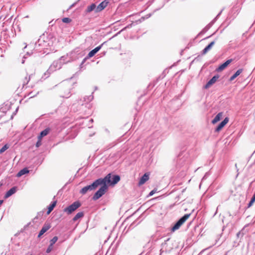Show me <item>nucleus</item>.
Here are the masks:
<instances>
[{"label": "nucleus", "instance_id": "f257e3e1", "mask_svg": "<svg viewBox=\"0 0 255 255\" xmlns=\"http://www.w3.org/2000/svg\"><path fill=\"white\" fill-rule=\"evenodd\" d=\"M120 176L118 175H114L112 178L111 173H109L104 178H100L101 183H105L106 185H114L120 180Z\"/></svg>", "mask_w": 255, "mask_h": 255}, {"label": "nucleus", "instance_id": "f03ea898", "mask_svg": "<svg viewBox=\"0 0 255 255\" xmlns=\"http://www.w3.org/2000/svg\"><path fill=\"white\" fill-rule=\"evenodd\" d=\"M100 178L97 179L95 181H94L91 185H87L83 188H82L80 191V193L84 195L88 191H91L95 190L99 186V184H101Z\"/></svg>", "mask_w": 255, "mask_h": 255}, {"label": "nucleus", "instance_id": "7ed1b4c3", "mask_svg": "<svg viewBox=\"0 0 255 255\" xmlns=\"http://www.w3.org/2000/svg\"><path fill=\"white\" fill-rule=\"evenodd\" d=\"M99 186H101V187L94 194L92 197V199L94 200H97L101 198L103 195L105 194L108 189V185H106V184L104 183L100 184Z\"/></svg>", "mask_w": 255, "mask_h": 255}, {"label": "nucleus", "instance_id": "20e7f679", "mask_svg": "<svg viewBox=\"0 0 255 255\" xmlns=\"http://www.w3.org/2000/svg\"><path fill=\"white\" fill-rule=\"evenodd\" d=\"M49 40L47 37L45 36L40 37V38L35 44V47L38 48L39 47L40 49H47V47L50 46Z\"/></svg>", "mask_w": 255, "mask_h": 255}, {"label": "nucleus", "instance_id": "39448f33", "mask_svg": "<svg viewBox=\"0 0 255 255\" xmlns=\"http://www.w3.org/2000/svg\"><path fill=\"white\" fill-rule=\"evenodd\" d=\"M191 213L186 214L181 218H180L173 226L171 228V231L174 232L179 229L180 227L185 222V221L189 218Z\"/></svg>", "mask_w": 255, "mask_h": 255}, {"label": "nucleus", "instance_id": "423d86ee", "mask_svg": "<svg viewBox=\"0 0 255 255\" xmlns=\"http://www.w3.org/2000/svg\"><path fill=\"white\" fill-rule=\"evenodd\" d=\"M81 205V204L79 201H75L67 207L65 208L64 209V211L67 213L68 214H70L77 209L79 208Z\"/></svg>", "mask_w": 255, "mask_h": 255}, {"label": "nucleus", "instance_id": "0eeeda50", "mask_svg": "<svg viewBox=\"0 0 255 255\" xmlns=\"http://www.w3.org/2000/svg\"><path fill=\"white\" fill-rule=\"evenodd\" d=\"M69 54V59L71 61H74L83 56L82 53L80 52L79 48H76L73 51H71Z\"/></svg>", "mask_w": 255, "mask_h": 255}, {"label": "nucleus", "instance_id": "6e6552de", "mask_svg": "<svg viewBox=\"0 0 255 255\" xmlns=\"http://www.w3.org/2000/svg\"><path fill=\"white\" fill-rule=\"evenodd\" d=\"M109 2L107 0L103 1L97 6V8H96L95 10V12H99L100 11H101L108 5Z\"/></svg>", "mask_w": 255, "mask_h": 255}, {"label": "nucleus", "instance_id": "1a4fd4ad", "mask_svg": "<svg viewBox=\"0 0 255 255\" xmlns=\"http://www.w3.org/2000/svg\"><path fill=\"white\" fill-rule=\"evenodd\" d=\"M62 65V62L59 61V60L54 61L52 64L50 66L48 70L52 71L55 70L56 69H60L61 68Z\"/></svg>", "mask_w": 255, "mask_h": 255}, {"label": "nucleus", "instance_id": "9d476101", "mask_svg": "<svg viewBox=\"0 0 255 255\" xmlns=\"http://www.w3.org/2000/svg\"><path fill=\"white\" fill-rule=\"evenodd\" d=\"M219 75H215L213 76L212 79H211L205 85L204 88L205 89H208L210 88L212 85H213L219 79Z\"/></svg>", "mask_w": 255, "mask_h": 255}, {"label": "nucleus", "instance_id": "9b49d317", "mask_svg": "<svg viewBox=\"0 0 255 255\" xmlns=\"http://www.w3.org/2000/svg\"><path fill=\"white\" fill-rule=\"evenodd\" d=\"M51 228V226L48 224H44L43 226L42 229L40 231L38 235V238H40L43 234H44L45 232H46L50 228Z\"/></svg>", "mask_w": 255, "mask_h": 255}, {"label": "nucleus", "instance_id": "f8f14e48", "mask_svg": "<svg viewBox=\"0 0 255 255\" xmlns=\"http://www.w3.org/2000/svg\"><path fill=\"white\" fill-rule=\"evenodd\" d=\"M103 44L104 43L90 51L88 54V58H91L94 56L95 54L97 53L101 49Z\"/></svg>", "mask_w": 255, "mask_h": 255}, {"label": "nucleus", "instance_id": "ddd939ff", "mask_svg": "<svg viewBox=\"0 0 255 255\" xmlns=\"http://www.w3.org/2000/svg\"><path fill=\"white\" fill-rule=\"evenodd\" d=\"M160 135V133L159 131H155L154 132L150 137H149L148 139L149 142H152L153 143L155 142V140L158 138V137Z\"/></svg>", "mask_w": 255, "mask_h": 255}, {"label": "nucleus", "instance_id": "4468645a", "mask_svg": "<svg viewBox=\"0 0 255 255\" xmlns=\"http://www.w3.org/2000/svg\"><path fill=\"white\" fill-rule=\"evenodd\" d=\"M16 191H17V187L14 186V187H12L8 191H7L6 192V193H5V194L4 196V198L5 199L8 198L9 197H10V196H11L12 195L14 194L16 192Z\"/></svg>", "mask_w": 255, "mask_h": 255}, {"label": "nucleus", "instance_id": "2eb2a0df", "mask_svg": "<svg viewBox=\"0 0 255 255\" xmlns=\"http://www.w3.org/2000/svg\"><path fill=\"white\" fill-rule=\"evenodd\" d=\"M232 61V59H229L227 60L225 62L221 64L217 69V71L218 72H220L225 69L229 64H230Z\"/></svg>", "mask_w": 255, "mask_h": 255}, {"label": "nucleus", "instance_id": "dca6fc26", "mask_svg": "<svg viewBox=\"0 0 255 255\" xmlns=\"http://www.w3.org/2000/svg\"><path fill=\"white\" fill-rule=\"evenodd\" d=\"M229 121L228 118H226L216 128L215 131L219 132L227 124Z\"/></svg>", "mask_w": 255, "mask_h": 255}, {"label": "nucleus", "instance_id": "f3484780", "mask_svg": "<svg viewBox=\"0 0 255 255\" xmlns=\"http://www.w3.org/2000/svg\"><path fill=\"white\" fill-rule=\"evenodd\" d=\"M59 60L62 62V64H66L71 61V59H69V54L61 57Z\"/></svg>", "mask_w": 255, "mask_h": 255}, {"label": "nucleus", "instance_id": "a211bd4d", "mask_svg": "<svg viewBox=\"0 0 255 255\" xmlns=\"http://www.w3.org/2000/svg\"><path fill=\"white\" fill-rule=\"evenodd\" d=\"M149 179V174L145 173L140 179L138 184L139 185L143 184Z\"/></svg>", "mask_w": 255, "mask_h": 255}, {"label": "nucleus", "instance_id": "6ab92c4d", "mask_svg": "<svg viewBox=\"0 0 255 255\" xmlns=\"http://www.w3.org/2000/svg\"><path fill=\"white\" fill-rule=\"evenodd\" d=\"M50 130V128H45V129H44L43 130L41 131L39 134V135H38V137L39 138H41L42 137H43L44 136L47 135L48 133L49 132Z\"/></svg>", "mask_w": 255, "mask_h": 255}, {"label": "nucleus", "instance_id": "aec40b11", "mask_svg": "<svg viewBox=\"0 0 255 255\" xmlns=\"http://www.w3.org/2000/svg\"><path fill=\"white\" fill-rule=\"evenodd\" d=\"M29 172V170L27 168H24L20 170L17 174L16 176L17 177H19L25 174L28 173Z\"/></svg>", "mask_w": 255, "mask_h": 255}, {"label": "nucleus", "instance_id": "412c9836", "mask_svg": "<svg viewBox=\"0 0 255 255\" xmlns=\"http://www.w3.org/2000/svg\"><path fill=\"white\" fill-rule=\"evenodd\" d=\"M215 42H211L208 46H207L202 51V54H205L208 51H209L212 46L214 45Z\"/></svg>", "mask_w": 255, "mask_h": 255}, {"label": "nucleus", "instance_id": "4be33fe9", "mask_svg": "<svg viewBox=\"0 0 255 255\" xmlns=\"http://www.w3.org/2000/svg\"><path fill=\"white\" fill-rule=\"evenodd\" d=\"M56 201H53L48 206V211L47 212V214H50L51 212L53 210L54 208L55 207L56 205Z\"/></svg>", "mask_w": 255, "mask_h": 255}, {"label": "nucleus", "instance_id": "5701e85b", "mask_svg": "<svg viewBox=\"0 0 255 255\" xmlns=\"http://www.w3.org/2000/svg\"><path fill=\"white\" fill-rule=\"evenodd\" d=\"M222 116V113H219L214 118V119L212 120V123L213 124H215L219 121Z\"/></svg>", "mask_w": 255, "mask_h": 255}, {"label": "nucleus", "instance_id": "b1692460", "mask_svg": "<svg viewBox=\"0 0 255 255\" xmlns=\"http://www.w3.org/2000/svg\"><path fill=\"white\" fill-rule=\"evenodd\" d=\"M242 69H239V70H238L236 71V72L230 77V81H233L237 76H238L242 72Z\"/></svg>", "mask_w": 255, "mask_h": 255}, {"label": "nucleus", "instance_id": "393cba45", "mask_svg": "<svg viewBox=\"0 0 255 255\" xmlns=\"http://www.w3.org/2000/svg\"><path fill=\"white\" fill-rule=\"evenodd\" d=\"M96 8L97 7L96 4L95 3H92L91 5L87 6V9L86 10V12L89 13L94 10H95Z\"/></svg>", "mask_w": 255, "mask_h": 255}, {"label": "nucleus", "instance_id": "a878e982", "mask_svg": "<svg viewBox=\"0 0 255 255\" xmlns=\"http://www.w3.org/2000/svg\"><path fill=\"white\" fill-rule=\"evenodd\" d=\"M84 214L83 212H80L76 214V215L73 218V221L74 222L76 221L78 219L80 218H82L84 216Z\"/></svg>", "mask_w": 255, "mask_h": 255}, {"label": "nucleus", "instance_id": "bb28decb", "mask_svg": "<svg viewBox=\"0 0 255 255\" xmlns=\"http://www.w3.org/2000/svg\"><path fill=\"white\" fill-rule=\"evenodd\" d=\"M94 98V97L92 95L90 96H86L84 97V101L86 103H88L91 102Z\"/></svg>", "mask_w": 255, "mask_h": 255}, {"label": "nucleus", "instance_id": "cd10ccee", "mask_svg": "<svg viewBox=\"0 0 255 255\" xmlns=\"http://www.w3.org/2000/svg\"><path fill=\"white\" fill-rule=\"evenodd\" d=\"M9 146L7 144H5L0 149V154H2L6 150L9 148Z\"/></svg>", "mask_w": 255, "mask_h": 255}, {"label": "nucleus", "instance_id": "c85d7f7f", "mask_svg": "<svg viewBox=\"0 0 255 255\" xmlns=\"http://www.w3.org/2000/svg\"><path fill=\"white\" fill-rule=\"evenodd\" d=\"M57 240L58 237L57 236H55L50 241V244L54 245V244L57 241Z\"/></svg>", "mask_w": 255, "mask_h": 255}, {"label": "nucleus", "instance_id": "c756f323", "mask_svg": "<svg viewBox=\"0 0 255 255\" xmlns=\"http://www.w3.org/2000/svg\"><path fill=\"white\" fill-rule=\"evenodd\" d=\"M53 245L50 244V245H49V246L48 247V248L46 249V253L47 254L50 253L51 252V251L53 250Z\"/></svg>", "mask_w": 255, "mask_h": 255}, {"label": "nucleus", "instance_id": "7c9ffc66", "mask_svg": "<svg viewBox=\"0 0 255 255\" xmlns=\"http://www.w3.org/2000/svg\"><path fill=\"white\" fill-rule=\"evenodd\" d=\"M71 21V19L68 17H65L62 19V21L64 23H69Z\"/></svg>", "mask_w": 255, "mask_h": 255}, {"label": "nucleus", "instance_id": "2f4dec72", "mask_svg": "<svg viewBox=\"0 0 255 255\" xmlns=\"http://www.w3.org/2000/svg\"><path fill=\"white\" fill-rule=\"evenodd\" d=\"M255 201V198H254V197H252V198L251 199V201H250V202L248 204V207H251L252 206L253 203Z\"/></svg>", "mask_w": 255, "mask_h": 255}, {"label": "nucleus", "instance_id": "473e14b6", "mask_svg": "<svg viewBox=\"0 0 255 255\" xmlns=\"http://www.w3.org/2000/svg\"><path fill=\"white\" fill-rule=\"evenodd\" d=\"M41 145V138H39L38 137V140L36 143V146L37 147H39Z\"/></svg>", "mask_w": 255, "mask_h": 255}, {"label": "nucleus", "instance_id": "72a5a7b5", "mask_svg": "<svg viewBox=\"0 0 255 255\" xmlns=\"http://www.w3.org/2000/svg\"><path fill=\"white\" fill-rule=\"evenodd\" d=\"M132 24H133V23H130V24H128L127 26H126L125 27H124V28L122 30V31H123V30H125V29H127V28H130L132 27Z\"/></svg>", "mask_w": 255, "mask_h": 255}, {"label": "nucleus", "instance_id": "f704fd0d", "mask_svg": "<svg viewBox=\"0 0 255 255\" xmlns=\"http://www.w3.org/2000/svg\"><path fill=\"white\" fill-rule=\"evenodd\" d=\"M89 58H88V56L85 57L82 61V63H81V65H80V67L82 68V66L83 65V64L86 62V61L87 60V59H88Z\"/></svg>", "mask_w": 255, "mask_h": 255}, {"label": "nucleus", "instance_id": "c9c22d12", "mask_svg": "<svg viewBox=\"0 0 255 255\" xmlns=\"http://www.w3.org/2000/svg\"><path fill=\"white\" fill-rule=\"evenodd\" d=\"M39 93V92H37L36 94V95H32V92H30L29 93L28 95L30 96V98H32V97H34V96H35L37 94H38Z\"/></svg>", "mask_w": 255, "mask_h": 255}, {"label": "nucleus", "instance_id": "e433bc0d", "mask_svg": "<svg viewBox=\"0 0 255 255\" xmlns=\"http://www.w3.org/2000/svg\"><path fill=\"white\" fill-rule=\"evenodd\" d=\"M29 79H30V77H29L28 79H27V77H25L26 82L25 81L24 82V85L27 84L28 83Z\"/></svg>", "mask_w": 255, "mask_h": 255}, {"label": "nucleus", "instance_id": "4c0bfd02", "mask_svg": "<svg viewBox=\"0 0 255 255\" xmlns=\"http://www.w3.org/2000/svg\"><path fill=\"white\" fill-rule=\"evenodd\" d=\"M155 192V191L154 190H153L151 191L149 194V196H152L153 195Z\"/></svg>", "mask_w": 255, "mask_h": 255}, {"label": "nucleus", "instance_id": "58836bf2", "mask_svg": "<svg viewBox=\"0 0 255 255\" xmlns=\"http://www.w3.org/2000/svg\"><path fill=\"white\" fill-rule=\"evenodd\" d=\"M26 58V55H24V56H23V59H22V62H21V63H22V64H23V63H24V61H24V59H25Z\"/></svg>", "mask_w": 255, "mask_h": 255}, {"label": "nucleus", "instance_id": "ea45409f", "mask_svg": "<svg viewBox=\"0 0 255 255\" xmlns=\"http://www.w3.org/2000/svg\"><path fill=\"white\" fill-rule=\"evenodd\" d=\"M69 94H70V92H69V93L68 94V95H63V96H62V97H65V98H68V97H70V96L69 95Z\"/></svg>", "mask_w": 255, "mask_h": 255}, {"label": "nucleus", "instance_id": "a19ab883", "mask_svg": "<svg viewBox=\"0 0 255 255\" xmlns=\"http://www.w3.org/2000/svg\"><path fill=\"white\" fill-rule=\"evenodd\" d=\"M219 240V236H218L216 239V242L215 243L214 245L216 244L218 240Z\"/></svg>", "mask_w": 255, "mask_h": 255}, {"label": "nucleus", "instance_id": "79ce46f5", "mask_svg": "<svg viewBox=\"0 0 255 255\" xmlns=\"http://www.w3.org/2000/svg\"><path fill=\"white\" fill-rule=\"evenodd\" d=\"M186 49L187 48H185V49L184 50H182L181 51V54L182 55L183 53L184 52V51H185L186 50Z\"/></svg>", "mask_w": 255, "mask_h": 255}, {"label": "nucleus", "instance_id": "37998d69", "mask_svg": "<svg viewBox=\"0 0 255 255\" xmlns=\"http://www.w3.org/2000/svg\"><path fill=\"white\" fill-rule=\"evenodd\" d=\"M240 234H241V232H238V233H237V236L238 237H240Z\"/></svg>", "mask_w": 255, "mask_h": 255}, {"label": "nucleus", "instance_id": "c03bdc74", "mask_svg": "<svg viewBox=\"0 0 255 255\" xmlns=\"http://www.w3.org/2000/svg\"><path fill=\"white\" fill-rule=\"evenodd\" d=\"M3 202V200H0V206L2 204Z\"/></svg>", "mask_w": 255, "mask_h": 255}, {"label": "nucleus", "instance_id": "a18cd8bd", "mask_svg": "<svg viewBox=\"0 0 255 255\" xmlns=\"http://www.w3.org/2000/svg\"><path fill=\"white\" fill-rule=\"evenodd\" d=\"M191 224V221L188 224V227L190 225V224Z\"/></svg>", "mask_w": 255, "mask_h": 255}, {"label": "nucleus", "instance_id": "49530a36", "mask_svg": "<svg viewBox=\"0 0 255 255\" xmlns=\"http://www.w3.org/2000/svg\"><path fill=\"white\" fill-rule=\"evenodd\" d=\"M27 55H31V53H29L28 52H27L26 53Z\"/></svg>", "mask_w": 255, "mask_h": 255}, {"label": "nucleus", "instance_id": "de8ad7c7", "mask_svg": "<svg viewBox=\"0 0 255 255\" xmlns=\"http://www.w3.org/2000/svg\"><path fill=\"white\" fill-rule=\"evenodd\" d=\"M90 121L91 122H93V120L92 119H91L90 120Z\"/></svg>", "mask_w": 255, "mask_h": 255}, {"label": "nucleus", "instance_id": "09e8293b", "mask_svg": "<svg viewBox=\"0 0 255 255\" xmlns=\"http://www.w3.org/2000/svg\"><path fill=\"white\" fill-rule=\"evenodd\" d=\"M253 197L255 198V194H254Z\"/></svg>", "mask_w": 255, "mask_h": 255}, {"label": "nucleus", "instance_id": "8fccbe9b", "mask_svg": "<svg viewBox=\"0 0 255 255\" xmlns=\"http://www.w3.org/2000/svg\"><path fill=\"white\" fill-rule=\"evenodd\" d=\"M17 110H18V109H17L16 110L15 112H16L17 111Z\"/></svg>", "mask_w": 255, "mask_h": 255}, {"label": "nucleus", "instance_id": "3c124183", "mask_svg": "<svg viewBox=\"0 0 255 255\" xmlns=\"http://www.w3.org/2000/svg\"><path fill=\"white\" fill-rule=\"evenodd\" d=\"M13 118V115L11 116V119Z\"/></svg>", "mask_w": 255, "mask_h": 255}, {"label": "nucleus", "instance_id": "603ef678", "mask_svg": "<svg viewBox=\"0 0 255 255\" xmlns=\"http://www.w3.org/2000/svg\"><path fill=\"white\" fill-rule=\"evenodd\" d=\"M169 0H166V1L167 2V1H168Z\"/></svg>", "mask_w": 255, "mask_h": 255}]
</instances>
